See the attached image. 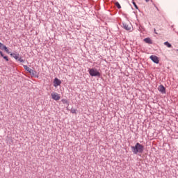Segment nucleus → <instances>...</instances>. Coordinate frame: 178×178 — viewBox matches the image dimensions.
Listing matches in <instances>:
<instances>
[{"mask_svg": "<svg viewBox=\"0 0 178 178\" xmlns=\"http://www.w3.org/2000/svg\"><path fill=\"white\" fill-rule=\"evenodd\" d=\"M2 49H4V51H6V52H7V54H10L9 49H8V47H6V46H3Z\"/></svg>", "mask_w": 178, "mask_h": 178, "instance_id": "12", "label": "nucleus"}, {"mask_svg": "<svg viewBox=\"0 0 178 178\" xmlns=\"http://www.w3.org/2000/svg\"><path fill=\"white\" fill-rule=\"evenodd\" d=\"M51 95L52 99L54 101H59L60 99V95L58 94V92H53Z\"/></svg>", "mask_w": 178, "mask_h": 178, "instance_id": "5", "label": "nucleus"}, {"mask_svg": "<svg viewBox=\"0 0 178 178\" xmlns=\"http://www.w3.org/2000/svg\"><path fill=\"white\" fill-rule=\"evenodd\" d=\"M2 58H3V59H5V60H6V62H9V58H8V56H4L3 54Z\"/></svg>", "mask_w": 178, "mask_h": 178, "instance_id": "16", "label": "nucleus"}, {"mask_svg": "<svg viewBox=\"0 0 178 178\" xmlns=\"http://www.w3.org/2000/svg\"><path fill=\"white\" fill-rule=\"evenodd\" d=\"M154 33L155 34H158V33H156V29H154Z\"/></svg>", "mask_w": 178, "mask_h": 178, "instance_id": "20", "label": "nucleus"}, {"mask_svg": "<svg viewBox=\"0 0 178 178\" xmlns=\"http://www.w3.org/2000/svg\"><path fill=\"white\" fill-rule=\"evenodd\" d=\"M89 74L92 77H99V76H101V73L98 72L97 69H94V68H92L89 70Z\"/></svg>", "mask_w": 178, "mask_h": 178, "instance_id": "3", "label": "nucleus"}, {"mask_svg": "<svg viewBox=\"0 0 178 178\" xmlns=\"http://www.w3.org/2000/svg\"><path fill=\"white\" fill-rule=\"evenodd\" d=\"M62 84V81L59 80L58 78H55L54 81V87H58V86H60Z\"/></svg>", "mask_w": 178, "mask_h": 178, "instance_id": "6", "label": "nucleus"}, {"mask_svg": "<svg viewBox=\"0 0 178 178\" xmlns=\"http://www.w3.org/2000/svg\"><path fill=\"white\" fill-rule=\"evenodd\" d=\"M159 91H160V92H161L162 94H165L166 91H165V88L163 85H160L158 88Z\"/></svg>", "mask_w": 178, "mask_h": 178, "instance_id": "8", "label": "nucleus"}, {"mask_svg": "<svg viewBox=\"0 0 178 178\" xmlns=\"http://www.w3.org/2000/svg\"><path fill=\"white\" fill-rule=\"evenodd\" d=\"M0 55L1 56H3V53H2V51H0Z\"/></svg>", "mask_w": 178, "mask_h": 178, "instance_id": "19", "label": "nucleus"}, {"mask_svg": "<svg viewBox=\"0 0 178 178\" xmlns=\"http://www.w3.org/2000/svg\"><path fill=\"white\" fill-rule=\"evenodd\" d=\"M132 3L134 6V7L136 8V9H138V6H137V4L136 3V2H134V1H132Z\"/></svg>", "mask_w": 178, "mask_h": 178, "instance_id": "15", "label": "nucleus"}, {"mask_svg": "<svg viewBox=\"0 0 178 178\" xmlns=\"http://www.w3.org/2000/svg\"><path fill=\"white\" fill-rule=\"evenodd\" d=\"M150 59L154 62V63H159V58L156 56H151Z\"/></svg>", "mask_w": 178, "mask_h": 178, "instance_id": "7", "label": "nucleus"}, {"mask_svg": "<svg viewBox=\"0 0 178 178\" xmlns=\"http://www.w3.org/2000/svg\"><path fill=\"white\" fill-rule=\"evenodd\" d=\"M164 44H165L168 48H172V44H170V43H169L168 42H165Z\"/></svg>", "mask_w": 178, "mask_h": 178, "instance_id": "11", "label": "nucleus"}, {"mask_svg": "<svg viewBox=\"0 0 178 178\" xmlns=\"http://www.w3.org/2000/svg\"><path fill=\"white\" fill-rule=\"evenodd\" d=\"M24 68L25 69V70L29 72V73H30L32 77H38V76L37 75V72L33 70L31 68L29 67L27 65H24Z\"/></svg>", "mask_w": 178, "mask_h": 178, "instance_id": "2", "label": "nucleus"}, {"mask_svg": "<svg viewBox=\"0 0 178 178\" xmlns=\"http://www.w3.org/2000/svg\"><path fill=\"white\" fill-rule=\"evenodd\" d=\"M124 29H125V30H128V31L131 29L130 26H129V25H127V24L124 25Z\"/></svg>", "mask_w": 178, "mask_h": 178, "instance_id": "13", "label": "nucleus"}, {"mask_svg": "<svg viewBox=\"0 0 178 178\" xmlns=\"http://www.w3.org/2000/svg\"><path fill=\"white\" fill-rule=\"evenodd\" d=\"M145 2H149V0H145Z\"/></svg>", "mask_w": 178, "mask_h": 178, "instance_id": "21", "label": "nucleus"}, {"mask_svg": "<svg viewBox=\"0 0 178 178\" xmlns=\"http://www.w3.org/2000/svg\"><path fill=\"white\" fill-rule=\"evenodd\" d=\"M72 113H76V110H72Z\"/></svg>", "mask_w": 178, "mask_h": 178, "instance_id": "18", "label": "nucleus"}, {"mask_svg": "<svg viewBox=\"0 0 178 178\" xmlns=\"http://www.w3.org/2000/svg\"><path fill=\"white\" fill-rule=\"evenodd\" d=\"M132 152L134 154H143L144 152V146L137 143L135 146H131Z\"/></svg>", "mask_w": 178, "mask_h": 178, "instance_id": "1", "label": "nucleus"}, {"mask_svg": "<svg viewBox=\"0 0 178 178\" xmlns=\"http://www.w3.org/2000/svg\"><path fill=\"white\" fill-rule=\"evenodd\" d=\"M3 47H5V45H3V44H2V43L0 42V48H1V49H3Z\"/></svg>", "mask_w": 178, "mask_h": 178, "instance_id": "17", "label": "nucleus"}, {"mask_svg": "<svg viewBox=\"0 0 178 178\" xmlns=\"http://www.w3.org/2000/svg\"><path fill=\"white\" fill-rule=\"evenodd\" d=\"M115 6H117V8L118 9H120V8H122V6H120V4L119 3V2H115Z\"/></svg>", "mask_w": 178, "mask_h": 178, "instance_id": "14", "label": "nucleus"}, {"mask_svg": "<svg viewBox=\"0 0 178 178\" xmlns=\"http://www.w3.org/2000/svg\"><path fill=\"white\" fill-rule=\"evenodd\" d=\"M10 56H13V58L16 60H18L20 63H23L24 62V60H23V58H22L19 54H15V53H11L10 54Z\"/></svg>", "mask_w": 178, "mask_h": 178, "instance_id": "4", "label": "nucleus"}, {"mask_svg": "<svg viewBox=\"0 0 178 178\" xmlns=\"http://www.w3.org/2000/svg\"><path fill=\"white\" fill-rule=\"evenodd\" d=\"M61 102H62L63 104H64L69 105V102H67V99H63L61 100Z\"/></svg>", "mask_w": 178, "mask_h": 178, "instance_id": "10", "label": "nucleus"}, {"mask_svg": "<svg viewBox=\"0 0 178 178\" xmlns=\"http://www.w3.org/2000/svg\"><path fill=\"white\" fill-rule=\"evenodd\" d=\"M144 41L146 42V44H152V41L149 38H145Z\"/></svg>", "mask_w": 178, "mask_h": 178, "instance_id": "9", "label": "nucleus"}]
</instances>
